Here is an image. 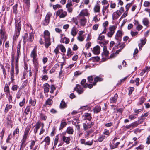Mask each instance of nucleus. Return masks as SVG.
Instances as JSON below:
<instances>
[{"label":"nucleus","instance_id":"obj_58","mask_svg":"<svg viewBox=\"0 0 150 150\" xmlns=\"http://www.w3.org/2000/svg\"><path fill=\"white\" fill-rule=\"evenodd\" d=\"M114 33V32H112L109 31V32L107 33V35L108 37H111Z\"/></svg>","mask_w":150,"mask_h":150},{"label":"nucleus","instance_id":"obj_63","mask_svg":"<svg viewBox=\"0 0 150 150\" xmlns=\"http://www.w3.org/2000/svg\"><path fill=\"white\" fill-rule=\"evenodd\" d=\"M63 10L62 9H60L57 11L56 13V15L57 16H58L61 14Z\"/></svg>","mask_w":150,"mask_h":150},{"label":"nucleus","instance_id":"obj_57","mask_svg":"<svg viewBox=\"0 0 150 150\" xmlns=\"http://www.w3.org/2000/svg\"><path fill=\"white\" fill-rule=\"evenodd\" d=\"M143 110V109H135L134 110V113L136 114V115H137L138 113H139L140 112H141Z\"/></svg>","mask_w":150,"mask_h":150},{"label":"nucleus","instance_id":"obj_24","mask_svg":"<svg viewBox=\"0 0 150 150\" xmlns=\"http://www.w3.org/2000/svg\"><path fill=\"white\" fill-rule=\"evenodd\" d=\"M9 85L10 83L9 84H6L4 88V92H6V93L8 94L10 93V91L9 88Z\"/></svg>","mask_w":150,"mask_h":150},{"label":"nucleus","instance_id":"obj_7","mask_svg":"<svg viewBox=\"0 0 150 150\" xmlns=\"http://www.w3.org/2000/svg\"><path fill=\"white\" fill-rule=\"evenodd\" d=\"M21 44L20 42L17 45V54L15 57L14 56V59H19V58L21 54L20 52Z\"/></svg>","mask_w":150,"mask_h":150},{"label":"nucleus","instance_id":"obj_38","mask_svg":"<svg viewBox=\"0 0 150 150\" xmlns=\"http://www.w3.org/2000/svg\"><path fill=\"white\" fill-rule=\"evenodd\" d=\"M67 105L64 101L63 100L61 102L60 104V107L61 108H64L66 107Z\"/></svg>","mask_w":150,"mask_h":150},{"label":"nucleus","instance_id":"obj_11","mask_svg":"<svg viewBox=\"0 0 150 150\" xmlns=\"http://www.w3.org/2000/svg\"><path fill=\"white\" fill-rule=\"evenodd\" d=\"M93 122H84L83 124L84 129L85 130H86L88 129L91 128L93 124Z\"/></svg>","mask_w":150,"mask_h":150},{"label":"nucleus","instance_id":"obj_26","mask_svg":"<svg viewBox=\"0 0 150 150\" xmlns=\"http://www.w3.org/2000/svg\"><path fill=\"white\" fill-rule=\"evenodd\" d=\"M102 12L103 15V16H105L106 15V13H108L109 11L108 8H105V6H103L102 8Z\"/></svg>","mask_w":150,"mask_h":150},{"label":"nucleus","instance_id":"obj_5","mask_svg":"<svg viewBox=\"0 0 150 150\" xmlns=\"http://www.w3.org/2000/svg\"><path fill=\"white\" fill-rule=\"evenodd\" d=\"M89 14V13L87 9H85L82 10L78 16L79 18L83 17L84 16H87Z\"/></svg>","mask_w":150,"mask_h":150},{"label":"nucleus","instance_id":"obj_2","mask_svg":"<svg viewBox=\"0 0 150 150\" xmlns=\"http://www.w3.org/2000/svg\"><path fill=\"white\" fill-rule=\"evenodd\" d=\"M44 37L45 41V47L47 48L50 45L51 42L50 40V33L47 30H45L44 32Z\"/></svg>","mask_w":150,"mask_h":150},{"label":"nucleus","instance_id":"obj_1","mask_svg":"<svg viewBox=\"0 0 150 150\" xmlns=\"http://www.w3.org/2000/svg\"><path fill=\"white\" fill-rule=\"evenodd\" d=\"M11 59V67L10 71V79H11V81L13 82L15 80L14 69L13 64L14 61V53H12V54Z\"/></svg>","mask_w":150,"mask_h":150},{"label":"nucleus","instance_id":"obj_37","mask_svg":"<svg viewBox=\"0 0 150 150\" xmlns=\"http://www.w3.org/2000/svg\"><path fill=\"white\" fill-rule=\"evenodd\" d=\"M28 34L26 33L23 36V41L24 43H25L28 40Z\"/></svg>","mask_w":150,"mask_h":150},{"label":"nucleus","instance_id":"obj_42","mask_svg":"<svg viewBox=\"0 0 150 150\" xmlns=\"http://www.w3.org/2000/svg\"><path fill=\"white\" fill-rule=\"evenodd\" d=\"M52 103V101L51 99L49 98H48L46 101V104L47 105H50Z\"/></svg>","mask_w":150,"mask_h":150},{"label":"nucleus","instance_id":"obj_36","mask_svg":"<svg viewBox=\"0 0 150 150\" xmlns=\"http://www.w3.org/2000/svg\"><path fill=\"white\" fill-rule=\"evenodd\" d=\"M73 129L71 127H69L67 130V132L70 134H72L73 132Z\"/></svg>","mask_w":150,"mask_h":150},{"label":"nucleus","instance_id":"obj_21","mask_svg":"<svg viewBox=\"0 0 150 150\" xmlns=\"http://www.w3.org/2000/svg\"><path fill=\"white\" fill-rule=\"evenodd\" d=\"M103 79L98 77L97 76L94 79V82L93 83V85L94 86L96 84V83L98 81H102Z\"/></svg>","mask_w":150,"mask_h":150},{"label":"nucleus","instance_id":"obj_22","mask_svg":"<svg viewBox=\"0 0 150 150\" xmlns=\"http://www.w3.org/2000/svg\"><path fill=\"white\" fill-rule=\"evenodd\" d=\"M100 6L98 4L96 5L94 8V12L99 13L100 12Z\"/></svg>","mask_w":150,"mask_h":150},{"label":"nucleus","instance_id":"obj_41","mask_svg":"<svg viewBox=\"0 0 150 150\" xmlns=\"http://www.w3.org/2000/svg\"><path fill=\"white\" fill-rule=\"evenodd\" d=\"M67 15V12L62 11L61 14L59 16V17L60 18H64Z\"/></svg>","mask_w":150,"mask_h":150},{"label":"nucleus","instance_id":"obj_35","mask_svg":"<svg viewBox=\"0 0 150 150\" xmlns=\"http://www.w3.org/2000/svg\"><path fill=\"white\" fill-rule=\"evenodd\" d=\"M58 47H59L61 50V51L62 52H64L66 51V50L65 47L62 45H59L58 46Z\"/></svg>","mask_w":150,"mask_h":150},{"label":"nucleus","instance_id":"obj_19","mask_svg":"<svg viewBox=\"0 0 150 150\" xmlns=\"http://www.w3.org/2000/svg\"><path fill=\"white\" fill-rule=\"evenodd\" d=\"M62 140L63 141L68 144L70 143V138L69 137H67L64 136H62Z\"/></svg>","mask_w":150,"mask_h":150},{"label":"nucleus","instance_id":"obj_3","mask_svg":"<svg viewBox=\"0 0 150 150\" xmlns=\"http://www.w3.org/2000/svg\"><path fill=\"white\" fill-rule=\"evenodd\" d=\"M21 26L20 21L18 22L17 23H16L15 33L14 36V37L15 39L17 38L19 35L21 28Z\"/></svg>","mask_w":150,"mask_h":150},{"label":"nucleus","instance_id":"obj_44","mask_svg":"<svg viewBox=\"0 0 150 150\" xmlns=\"http://www.w3.org/2000/svg\"><path fill=\"white\" fill-rule=\"evenodd\" d=\"M30 106H27L25 110V113L26 114H28L29 112L30 111Z\"/></svg>","mask_w":150,"mask_h":150},{"label":"nucleus","instance_id":"obj_51","mask_svg":"<svg viewBox=\"0 0 150 150\" xmlns=\"http://www.w3.org/2000/svg\"><path fill=\"white\" fill-rule=\"evenodd\" d=\"M149 115L148 112L145 113L144 114H142L141 116V119L142 120H144L145 117H147Z\"/></svg>","mask_w":150,"mask_h":150},{"label":"nucleus","instance_id":"obj_45","mask_svg":"<svg viewBox=\"0 0 150 150\" xmlns=\"http://www.w3.org/2000/svg\"><path fill=\"white\" fill-rule=\"evenodd\" d=\"M105 136L103 135L100 136L98 139V140L99 142H102L105 138Z\"/></svg>","mask_w":150,"mask_h":150},{"label":"nucleus","instance_id":"obj_64","mask_svg":"<svg viewBox=\"0 0 150 150\" xmlns=\"http://www.w3.org/2000/svg\"><path fill=\"white\" fill-rule=\"evenodd\" d=\"M146 143L149 144L150 143V135L149 136L147 137L146 140Z\"/></svg>","mask_w":150,"mask_h":150},{"label":"nucleus","instance_id":"obj_29","mask_svg":"<svg viewBox=\"0 0 150 150\" xmlns=\"http://www.w3.org/2000/svg\"><path fill=\"white\" fill-rule=\"evenodd\" d=\"M30 0H23V2L26 4L27 5V7L25 8L27 11H28L29 10L30 4Z\"/></svg>","mask_w":150,"mask_h":150},{"label":"nucleus","instance_id":"obj_34","mask_svg":"<svg viewBox=\"0 0 150 150\" xmlns=\"http://www.w3.org/2000/svg\"><path fill=\"white\" fill-rule=\"evenodd\" d=\"M12 108V105H11L7 104L6 105V107L5 109V112L6 113L7 112L9 109L11 108Z\"/></svg>","mask_w":150,"mask_h":150},{"label":"nucleus","instance_id":"obj_47","mask_svg":"<svg viewBox=\"0 0 150 150\" xmlns=\"http://www.w3.org/2000/svg\"><path fill=\"white\" fill-rule=\"evenodd\" d=\"M116 27L115 26L113 25L112 26L110 27L109 28V31L115 32V30L116 29Z\"/></svg>","mask_w":150,"mask_h":150},{"label":"nucleus","instance_id":"obj_60","mask_svg":"<svg viewBox=\"0 0 150 150\" xmlns=\"http://www.w3.org/2000/svg\"><path fill=\"white\" fill-rule=\"evenodd\" d=\"M93 78L92 76H90L88 78V81L90 83H91L93 80Z\"/></svg>","mask_w":150,"mask_h":150},{"label":"nucleus","instance_id":"obj_61","mask_svg":"<svg viewBox=\"0 0 150 150\" xmlns=\"http://www.w3.org/2000/svg\"><path fill=\"white\" fill-rule=\"evenodd\" d=\"M12 95L10 94V93H8V99L9 103H11L12 102Z\"/></svg>","mask_w":150,"mask_h":150},{"label":"nucleus","instance_id":"obj_56","mask_svg":"<svg viewBox=\"0 0 150 150\" xmlns=\"http://www.w3.org/2000/svg\"><path fill=\"white\" fill-rule=\"evenodd\" d=\"M66 125L67 123L66 122H61L59 129L60 130L62 129Z\"/></svg>","mask_w":150,"mask_h":150},{"label":"nucleus","instance_id":"obj_18","mask_svg":"<svg viewBox=\"0 0 150 150\" xmlns=\"http://www.w3.org/2000/svg\"><path fill=\"white\" fill-rule=\"evenodd\" d=\"M62 36H61L62 38L60 40V42L64 43V40H65V41H64V42L66 44H67L69 43V39L68 38H67L66 37H64L63 38H62Z\"/></svg>","mask_w":150,"mask_h":150},{"label":"nucleus","instance_id":"obj_59","mask_svg":"<svg viewBox=\"0 0 150 150\" xmlns=\"http://www.w3.org/2000/svg\"><path fill=\"white\" fill-rule=\"evenodd\" d=\"M17 4H15L13 6V12L15 13H17Z\"/></svg>","mask_w":150,"mask_h":150},{"label":"nucleus","instance_id":"obj_49","mask_svg":"<svg viewBox=\"0 0 150 150\" xmlns=\"http://www.w3.org/2000/svg\"><path fill=\"white\" fill-rule=\"evenodd\" d=\"M132 5V4L131 3H129L127 4L125 6V8L127 11H128L129 8Z\"/></svg>","mask_w":150,"mask_h":150},{"label":"nucleus","instance_id":"obj_15","mask_svg":"<svg viewBox=\"0 0 150 150\" xmlns=\"http://www.w3.org/2000/svg\"><path fill=\"white\" fill-rule=\"evenodd\" d=\"M80 21V23L81 25L83 26L85 25L86 23V20L85 18L84 17L79 18Z\"/></svg>","mask_w":150,"mask_h":150},{"label":"nucleus","instance_id":"obj_52","mask_svg":"<svg viewBox=\"0 0 150 150\" xmlns=\"http://www.w3.org/2000/svg\"><path fill=\"white\" fill-rule=\"evenodd\" d=\"M109 54V52L108 50L106 51H104V52H103V53L102 54L103 57H106L107 56H108V55Z\"/></svg>","mask_w":150,"mask_h":150},{"label":"nucleus","instance_id":"obj_62","mask_svg":"<svg viewBox=\"0 0 150 150\" xmlns=\"http://www.w3.org/2000/svg\"><path fill=\"white\" fill-rule=\"evenodd\" d=\"M61 7V6L58 4L53 5V8L54 10H56L58 8H59Z\"/></svg>","mask_w":150,"mask_h":150},{"label":"nucleus","instance_id":"obj_25","mask_svg":"<svg viewBox=\"0 0 150 150\" xmlns=\"http://www.w3.org/2000/svg\"><path fill=\"white\" fill-rule=\"evenodd\" d=\"M145 101V99L144 97H141L139 99V101L137 104L138 105H142Z\"/></svg>","mask_w":150,"mask_h":150},{"label":"nucleus","instance_id":"obj_28","mask_svg":"<svg viewBox=\"0 0 150 150\" xmlns=\"http://www.w3.org/2000/svg\"><path fill=\"white\" fill-rule=\"evenodd\" d=\"M139 124H135L134 123H132L130 125H126V127L128 129L132 128L134 127H136L137 126V125Z\"/></svg>","mask_w":150,"mask_h":150},{"label":"nucleus","instance_id":"obj_17","mask_svg":"<svg viewBox=\"0 0 150 150\" xmlns=\"http://www.w3.org/2000/svg\"><path fill=\"white\" fill-rule=\"evenodd\" d=\"M43 86L44 89V93H45L49 92L50 87L49 85L47 83H46L43 85Z\"/></svg>","mask_w":150,"mask_h":150},{"label":"nucleus","instance_id":"obj_16","mask_svg":"<svg viewBox=\"0 0 150 150\" xmlns=\"http://www.w3.org/2000/svg\"><path fill=\"white\" fill-rule=\"evenodd\" d=\"M146 41V39H142L140 40L141 43H139L138 44V46L140 50L141 49L143 46L145 44Z\"/></svg>","mask_w":150,"mask_h":150},{"label":"nucleus","instance_id":"obj_32","mask_svg":"<svg viewBox=\"0 0 150 150\" xmlns=\"http://www.w3.org/2000/svg\"><path fill=\"white\" fill-rule=\"evenodd\" d=\"M34 38V35L33 33H30L28 35V40L32 42L33 41Z\"/></svg>","mask_w":150,"mask_h":150},{"label":"nucleus","instance_id":"obj_31","mask_svg":"<svg viewBox=\"0 0 150 150\" xmlns=\"http://www.w3.org/2000/svg\"><path fill=\"white\" fill-rule=\"evenodd\" d=\"M80 86L79 85L77 84L76 85L77 87H78V86ZM83 90L82 88H77V92L79 94H81L83 92Z\"/></svg>","mask_w":150,"mask_h":150},{"label":"nucleus","instance_id":"obj_50","mask_svg":"<svg viewBox=\"0 0 150 150\" xmlns=\"http://www.w3.org/2000/svg\"><path fill=\"white\" fill-rule=\"evenodd\" d=\"M57 66H59V65H57L54 67H53L50 71V72L52 74L54 73L55 71L56 68Z\"/></svg>","mask_w":150,"mask_h":150},{"label":"nucleus","instance_id":"obj_9","mask_svg":"<svg viewBox=\"0 0 150 150\" xmlns=\"http://www.w3.org/2000/svg\"><path fill=\"white\" fill-rule=\"evenodd\" d=\"M33 64L34 68L35 70L36 74L38 73V69L39 67V63L38 61V59L35 60H33Z\"/></svg>","mask_w":150,"mask_h":150},{"label":"nucleus","instance_id":"obj_10","mask_svg":"<svg viewBox=\"0 0 150 150\" xmlns=\"http://www.w3.org/2000/svg\"><path fill=\"white\" fill-rule=\"evenodd\" d=\"M72 3L71 1L68 2L66 5V7L67 8V10L69 12L71 13L72 11Z\"/></svg>","mask_w":150,"mask_h":150},{"label":"nucleus","instance_id":"obj_14","mask_svg":"<svg viewBox=\"0 0 150 150\" xmlns=\"http://www.w3.org/2000/svg\"><path fill=\"white\" fill-rule=\"evenodd\" d=\"M5 32L4 30L3 29H1L0 30V38H4V40L3 43V46H4V41L6 40V38L5 37Z\"/></svg>","mask_w":150,"mask_h":150},{"label":"nucleus","instance_id":"obj_46","mask_svg":"<svg viewBox=\"0 0 150 150\" xmlns=\"http://www.w3.org/2000/svg\"><path fill=\"white\" fill-rule=\"evenodd\" d=\"M50 21L45 18L43 21V24L44 25H47L49 24Z\"/></svg>","mask_w":150,"mask_h":150},{"label":"nucleus","instance_id":"obj_53","mask_svg":"<svg viewBox=\"0 0 150 150\" xmlns=\"http://www.w3.org/2000/svg\"><path fill=\"white\" fill-rule=\"evenodd\" d=\"M77 39L79 41L81 42L84 40V37L83 36H78L77 37Z\"/></svg>","mask_w":150,"mask_h":150},{"label":"nucleus","instance_id":"obj_12","mask_svg":"<svg viewBox=\"0 0 150 150\" xmlns=\"http://www.w3.org/2000/svg\"><path fill=\"white\" fill-rule=\"evenodd\" d=\"M78 31L76 28L74 26L71 29V34L73 37L75 36L77 34Z\"/></svg>","mask_w":150,"mask_h":150},{"label":"nucleus","instance_id":"obj_30","mask_svg":"<svg viewBox=\"0 0 150 150\" xmlns=\"http://www.w3.org/2000/svg\"><path fill=\"white\" fill-rule=\"evenodd\" d=\"M74 54V53L71 50V49L69 48L67 51V56L69 58L71 55H72Z\"/></svg>","mask_w":150,"mask_h":150},{"label":"nucleus","instance_id":"obj_8","mask_svg":"<svg viewBox=\"0 0 150 150\" xmlns=\"http://www.w3.org/2000/svg\"><path fill=\"white\" fill-rule=\"evenodd\" d=\"M31 126L29 125L27 126L24 132V134L23 138L27 139L28 135L31 128Z\"/></svg>","mask_w":150,"mask_h":150},{"label":"nucleus","instance_id":"obj_48","mask_svg":"<svg viewBox=\"0 0 150 150\" xmlns=\"http://www.w3.org/2000/svg\"><path fill=\"white\" fill-rule=\"evenodd\" d=\"M52 13L50 12H48L46 15L45 18L50 21V18L52 16Z\"/></svg>","mask_w":150,"mask_h":150},{"label":"nucleus","instance_id":"obj_43","mask_svg":"<svg viewBox=\"0 0 150 150\" xmlns=\"http://www.w3.org/2000/svg\"><path fill=\"white\" fill-rule=\"evenodd\" d=\"M44 141L45 142L47 145H49L50 144V139L49 137H47L45 139Z\"/></svg>","mask_w":150,"mask_h":150},{"label":"nucleus","instance_id":"obj_40","mask_svg":"<svg viewBox=\"0 0 150 150\" xmlns=\"http://www.w3.org/2000/svg\"><path fill=\"white\" fill-rule=\"evenodd\" d=\"M143 23L144 25H147L149 24V22L148 19L147 18H144L143 20Z\"/></svg>","mask_w":150,"mask_h":150},{"label":"nucleus","instance_id":"obj_20","mask_svg":"<svg viewBox=\"0 0 150 150\" xmlns=\"http://www.w3.org/2000/svg\"><path fill=\"white\" fill-rule=\"evenodd\" d=\"M117 97V94H115L113 97L111 98L110 99V103H115L116 102Z\"/></svg>","mask_w":150,"mask_h":150},{"label":"nucleus","instance_id":"obj_33","mask_svg":"<svg viewBox=\"0 0 150 150\" xmlns=\"http://www.w3.org/2000/svg\"><path fill=\"white\" fill-rule=\"evenodd\" d=\"M36 100L34 99L33 100L32 99H30L29 101V103L30 104L33 106H34L36 103Z\"/></svg>","mask_w":150,"mask_h":150},{"label":"nucleus","instance_id":"obj_6","mask_svg":"<svg viewBox=\"0 0 150 150\" xmlns=\"http://www.w3.org/2000/svg\"><path fill=\"white\" fill-rule=\"evenodd\" d=\"M30 57L31 58H33V60H35L38 59L37 57V55L36 53V47H35L33 50L31 51Z\"/></svg>","mask_w":150,"mask_h":150},{"label":"nucleus","instance_id":"obj_23","mask_svg":"<svg viewBox=\"0 0 150 150\" xmlns=\"http://www.w3.org/2000/svg\"><path fill=\"white\" fill-rule=\"evenodd\" d=\"M101 108L100 106H96L93 109V110L94 113H97L99 112L100 111Z\"/></svg>","mask_w":150,"mask_h":150},{"label":"nucleus","instance_id":"obj_39","mask_svg":"<svg viewBox=\"0 0 150 150\" xmlns=\"http://www.w3.org/2000/svg\"><path fill=\"white\" fill-rule=\"evenodd\" d=\"M86 119H87L89 121H90L91 118V115L90 114L86 113L85 115Z\"/></svg>","mask_w":150,"mask_h":150},{"label":"nucleus","instance_id":"obj_4","mask_svg":"<svg viewBox=\"0 0 150 150\" xmlns=\"http://www.w3.org/2000/svg\"><path fill=\"white\" fill-rule=\"evenodd\" d=\"M122 35V32L120 30L117 31L115 36V39L117 40V46L120 44V42L121 41V36Z\"/></svg>","mask_w":150,"mask_h":150},{"label":"nucleus","instance_id":"obj_54","mask_svg":"<svg viewBox=\"0 0 150 150\" xmlns=\"http://www.w3.org/2000/svg\"><path fill=\"white\" fill-rule=\"evenodd\" d=\"M19 132V130L18 128V126L16 129L14 131L13 135V136L15 135V134H18Z\"/></svg>","mask_w":150,"mask_h":150},{"label":"nucleus","instance_id":"obj_13","mask_svg":"<svg viewBox=\"0 0 150 150\" xmlns=\"http://www.w3.org/2000/svg\"><path fill=\"white\" fill-rule=\"evenodd\" d=\"M100 47L98 45L94 47L93 50V53L96 55L99 54L100 53Z\"/></svg>","mask_w":150,"mask_h":150},{"label":"nucleus","instance_id":"obj_55","mask_svg":"<svg viewBox=\"0 0 150 150\" xmlns=\"http://www.w3.org/2000/svg\"><path fill=\"white\" fill-rule=\"evenodd\" d=\"M56 89V88L54 85H52L51 86V90L50 91V93H52L54 92V91Z\"/></svg>","mask_w":150,"mask_h":150},{"label":"nucleus","instance_id":"obj_27","mask_svg":"<svg viewBox=\"0 0 150 150\" xmlns=\"http://www.w3.org/2000/svg\"><path fill=\"white\" fill-rule=\"evenodd\" d=\"M26 139L23 138V139L21 140V147L20 148V150H21V148H23L25 146V142L26 141Z\"/></svg>","mask_w":150,"mask_h":150}]
</instances>
